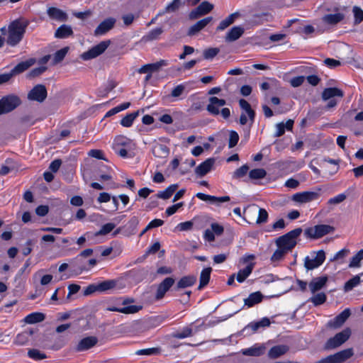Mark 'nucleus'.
I'll return each instance as SVG.
<instances>
[{"label":"nucleus","instance_id":"obj_1","mask_svg":"<svg viewBox=\"0 0 363 363\" xmlns=\"http://www.w3.org/2000/svg\"><path fill=\"white\" fill-rule=\"evenodd\" d=\"M30 21L25 18H18L11 21L8 28H1V32L6 35V43L11 47L17 46L23 40Z\"/></svg>","mask_w":363,"mask_h":363},{"label":"nucleus","instance_id":"obj_2","mask_svg":"<svg viewBox=\"0 0 363 363\" xmlns=\"http://www.w3.org/2000/svg\"><path fill=\"white\" fill-rule=\"evenodd\" d=\"M112 148L115 153L123 158H131L134 156L135 145L132 140L124 136H116L113 142Z\"/></svg>","mask_w":363,"mask_h":363},{"label":"nucleus","instance_id":"obj_3","mask_svg":"<svg viewBox=\"0 0 363 363\" xmlns=\"http://www.w3.org/2000/svg\"><path fill=\"white\" fill-rule=\"evenodd\" d=\"M302 229L301 228H296L280 236L276 240V245L277 247H281L288 252L296 246L297 243V238L301 234Z\"/></svg>","mask_w":363,"mask_h":363},{"label":"nucleus","instance_id":"obj_4","mask_svg":"<svg viewBox=\"0 0 363 363\" xmlns=\"http://www.w3.org/2000/svg\"><path fill=\"white\" fill-rule=\"evenodd\" d=\"M226 101L225 99H218L216 96H212L209 99V104L207 105L206 110L213 116L220 114L224 119H228L230 116V111L228 108H220L225 106Z\"/></svg>","mask_w":363,"mask_h":363},{"label":"nucleus","instance_id":"obj_5","mask_svg":"<svg viewBox=\"0 0 363 363\" xmlns=\"http://www.w3.org/2000/svg\"><path fill=\"white\" fill-rule=\"evenodd\" d=\"M325 260V253L323 250L313 251L303 260L304 267L307 271L319 267Z\"/></svg>","mask_w":363,"mask_h":363},{"label":"nucleus","instance_id":"obj_6","mask_svg":"<svg viewBox=\"0 0 363 363\" xmlns=\"http://www.w3.org/2000/svg\"><path fill=\"white\" fill-rule=\"evenodd\" d=\"M35 62V59L30 58L26 61L21 62L16 65L9 73L0 74V85L8 82L13 76L21 74L27 70Z\"/></svg>","mask_w":363,"mask_h":363},{"label":"nucleus","instance_id":"obj_7","mask_svg":"<svg viewBox=\"0 0 363 363\" xmlns=\"http://www.w3.org/2000/svg\"><path fill=\"white\" fill-rule=\"evenodd\" d=\"M239 106L242 110L240 116V123L242 125H246L249 121L250 127H251L255 121V112L251 108L250 104L245 99H241L239 101Z\"/></svg>","mask_w":363,"mask_h":363},{"label":"nucleus","instance_id":"obj_8","mask_svg":"<svg viewBox=\"0 0 363 363\" xmlns=\"http://www.w3.org/2000/svg\"><path fill=\"white\" fill-rule=\"evenodd\" d=\"M334 230L335 228L333 226L321 224L306 228L304 231V234L306 238L318 239L325 235L333 233Z\"/></svg>","mask_w":363,"mask_h":363},{"label":"nucleus","instance_id":"obj_9","mask_svg":"<svg viewBox=\"0 0 363 363\" xmlns=\"http://www.w3.org/2000/svg\"><path fill=\"white\" fill-rule=\"evenodd\" d=\"M21 104L20 99L14 95H9L0 100V115L14 110Z\"/></svg>","mask_w":363,"mask_h":363},{"label":"nucleus","instance_id":"obj_10","mask_svg":"<svg viewBox=\"0 0 363 363\" xmlns=\"http://www.w3.org/2000/svg\"><path fill=\"white\" fill-rule=\"evenodd\" d=\"M351 335V330L350 328H346L342 331L337 333L333 337L330 338L326 344L325 348L328 350L335 349L344 342H345Z\"/></svg>","mask_w":363,"mask_h":363},{"label":"nucleus","instance_id":"obj_11","mask_svg":"<svg viewBox=\"0 0 363 363\" xmlns=\"http://www.w3.org/2000/svg\"><path fill=\"white\" fill-rule=\"evenodd\" d=\"M320 193L318 191H301L291 196V201L296 204H304L318 199Z\"/></svg>","mask_w":363,"mask_h":363},{"label":"nucleus","instance_id":"obj_12","mask_svg":"<svg viewBox=\"0 0 363 363\" xmlns=\"http://www.w3.org/2000/svg\"><path fill=\"white\" fill-rule=\"evenodd\" d=\"M110 40L101 41L98 45L92 47L86 52L82 53L81 57L84 60H89L96 58L105 52V50L110 45Z\"/></svg>","mask_w":363,"mask_h":363},{"label":"nucleus","instance_id":"obj_13","mask_svg":"<svg viewBox=\"0 0 363 363\" xmlns=\"http://www.w3.org/2000/svg\"><path fill=\"white\" fill-rule=\"evenodd\" d=\"M47 97V89L43 84L35 86L28 93V98L32 101L43 102Z\"/></svg>","mask_w":363,"mask_h":363},{"label":"nucleus","instance_id":"obj_14","mask_svg":"<svg viewBox=\"0 0 363 363\" xmlns=\"http://www.w3.org/2000/svg\"><path fill=\"white\" fill-rule=\"evenodd\" d=\"M213 5L208 1H203L196 9L189 13L191 19H196L201 16L206 15L212 11Z\"/></svg>","mask_w":363,"mask_h":363},{"label":"nucleus","instance_id":"obj_15","mask_svg":"<svg viewBox=\"0 0 363 363\" xmlns=\"http://www.w3.org/2000/svg\"><path fill=\"white\" fill-rule=\"evenodd\" d=\"M174 284V279L172 277L165 278L157 286L155 298L160 300Z\"/></svg>","mask_w":363,"mask_h":363},{"label":"nucleus","instance_id":"obj_16","mask_svg":"<svg viewBox=\"0 0 363 363\" xmlns=\"http://www.w3.org/2000/svg\"><path fill=\"white\" fill-rule=\"evenodd\" d=\"M116 21L114 18H108L103 21L95 29L94 35L100 36L105 35L108 31L112 29Z\"/></svg>","mask_w":363,"mask_h":363},{"label":"nucleus","instance_id":"obj_17","mask_svg":"<svg viewBox=\"0 0 363 363\" xmlns=\"http://www.w3.org/2000/svg\"><path fill=\"white\" fill-rule=\"evenodd\" d=\"M98 342V338L95 336H89L82 339L75 347L77 352H82L91 349Z\"/></svg>","mask_w":363,"mask_h":363},{"label":"nucleus","instance_id":"obj_18","mask_svg":"<svg viewBox=\"0 0 363 363\" xmlns=\"http://www.w3.org/2000/svg\"><path fill=\"white\" fill-rule=\"evenodd\" d=\"M328 278L327 276L318 277L312 279L308 284V287L312 294L321 290L325 287L328 282Z\"/></svg>","mask_w":363,"mask_h":363},{"label":"nucleus","instance_id":"obj_19","mask_svg":"<svg viewBox=\"0 0 363 363\" xmlns=\"http://www.w3.org/2000/svg\"><path fill=\"white\" fill-rule=\"evenodd\" d=\"M167 65L168 62L167 60H161L155 63L147 64L142 66L138 69V72L140 74H151L152 72H157L161 67H165Z\"/></svg>","mask_w":363,"mask_h":363},{"label":"nucleus","instance_id":"obj_20","mask_svg":"<svg viewBox=\"0 0 363 363\" xmlns=\"http://www.w3.org/2000/svg\"><path fill=\"white\" fill-rule=\"evenodd\" d=\"M214 164L215 159L208 158L195 169V173L200 177H203L212 169Z\"/></svg>","mask_w":363,"mask_h":363},{"label":"nucleus","instance_id":"obj_21","mask_svg":"<svg viewBox=\"0 0 363 363\" xmlns=\"http://www.w3.org/2000/svg\"><path fill=\"white\" fill-rule=\"evenodd\" d=\"M245 29L242 26H234L226 33L225 40L227 43L238 40L244 33Z\"/></svg>","mask_w":363,"mask_h":363},{"label":"nucleus","instance_id":"obj_22","mask_svg":"<svg viewBox=\"0 0 363 363\" xmlns=\"http://www.w3.org/2000/svg\"><path fill=\"white\" fill-rule=\"evenodd\" d=\"M141 308L142 306L132 305L123 307L108 306L106 310L108 311L119 312L125 314H133L138 312Z\"/></svg>","mask_w":363,"mask_h":363},{"label":"nucleus","instance_id":"obj_23","mask_svg":"<svg viewBox=\"0 0 363 363\" xmlns=\"http://www.w3.org/2000/svg\"><path fill=\"white\" fill-rule=\"evenodd\" d=\"M351 313L349 308L345 309L338 315H337L333 320L330 321L329 325L333 328H339L350 317Z\"/></svg>","mask_w":363,"mask_h":363},{"label":"nucleus","instance_id":"obj_24","mask_svg":"<svg viewBox=\"0 0 363 363\" xmlns=\"http://www.w3.org/2000/svg\"><path fill=\"white\" fill-rule=\"evenodd\" d=\"M345 18V14L341 12L335 13H328L323 16L322 21L328 25L334 26L342 21Z\"/></svg>","mask_w":363,"mask_h":363},{"label":"nucleus","instance_id":"obj_25","mask_svg":"<svg viewBox=\"0 0 363 363\" xmlns=\"http://www.w3.org/2000/svg\"><path fill=\"white\" fill-rule=\"evenodd\" d=\"M48 16L53 20L58 21H66L67 19V15L62 10L56 7H50L47 10Z\"/></svg>","mask_w":363,"mask_h":363},{"label":"nucleus","instance_id":"obj_26","mask_svg":"<svg viewBox=\"0 0 363 363\" xmlns=\"http://www.w3.org/2000/svg\"><path fill=\"white\" fill-rule=\"evenodd\" d=\"M196 280V277L194 275L184 276L178 281L174 289L179 290L192 286L195 284Z\"/></svg>","mask_w":363,"mask_h":363},{"label":"nucleus","instance_id":"obj_27","mask_svg":"<svg viewBox=\"0 0 363 363\" xmlns=\"http://www.w3.org/2000/svg\"><path fill=\"white\" fill-rule=\"evenodd\" d=\"M213 18L209 16L199 21L189 28L188 35H195L196 33L203 29L210 22H211Z\"/></svg>","mask_w":363,"mask_h":363},{"label":"nucleus","instance_id":"obj_28","mask_svg":"<svg viewBox=\"0 0 363 363\" xmlns=\"http://www.w3.org/2000/svg\"><path fill=\"white\" fill-rule=\"evenodd\" d=\"M196 196L203 201H208L211 203H222L230 201V197L228 196L216 197L215 196H211L208 194H205L203 193H197Z\"/></svg>","mask_w":363,"mask_h":363},{"label":"nucleus","instance_id":"obj_29","mask_svg":"<svg viewBox=\"0 0 363 363\" xmlns=\"http://www.w3.org/2000/svg\"><path fill=\"white\" fill-rule=\"evenodd\" d=\"M294 125V121L291 119H289L286 123H284V122L279 123L276 124L275 128L276 131L274 134V136L276 138L280 137L283 135L285 133V130H291Z\"/></svg>","mask_w":363,"mask_h":363},{"label":"nucleus","instance_id":"obj_30","mask_svg":"<svg viewBox=\"0 0 363 363\" xmlns=\"http://www.w3.org/2000/svg\"><path fill=\"white\" fill-rule=\"evenodd\" d=\"M263 295L259 291H256L250 294L249 296L244 299L245 306L247 308H251L256 304H258L262 301Z\"/></svg>","mask_w":363,"mask_h":363},{"label":"nucleus","instance_id":"obj_31","mask_svg":"<svg viewBox=\"0 0 363 363\" xmlns=\"http://www.w3.org/2000/svg\"><path fill=\"white\" fill-rule=\"evenodd\" d=\"M163 32L164 30L162 28H156L152 29L143 36L141 40L144 43L157 40L160 39V35L163 33Z\"/></svg>","mask_w":363,"mask_h":363},{"label":"nucleus","instance_id":"obj_32","mask_svg":"<svg viewBox=\"0 0 363 363\" xmlns=\"http://www.w3.org/2000/svg\"><path fill=\"white\" fill-rule=\"evenodd\" d=\"M271 322L268 318H263L259 321L252 322L249 323L245 328L244 331L247 330H252V333H255L261 328H265L269 326Z\"/></svg>","mask_w":363,"mask_h":363},{"label":"nucleus","instance_id":"obj_33","mask_svg":"<svg viewBox=\"0 0 363 363\" xmlns=\"http://www.w3.org/2000/svg\"><path fill=\"white\" fill-rule=\"evenodd\" d=\"M344 94L342 90L336 87L326 88L322 93V99L324 101L331 99L335 96L342 97Z\"/></svg>","mask_w":363,"mask_h":363},{"label":"nucleus","instance_id":"obj_34","mask_svg":"<svg viewBox=\"0 0 363 363\" xmlns=\"http://www.w3.org/2000/svg\"><path fill=\"white\" fill-rule=\"evenodd\" d=\"M265 347L263 345H254L242 350V354L246 356L259 357L264 354Z\"/></svg>","mask_w":363,"mask_h":363},{"label":"nucleus","instance_id":"obj_35","mask_svg":"<svg viewBox=\"0 0 363 363\" xmlns=\"http://www.w3.org/2000/svg\"><path fill=\"white\" fill-rule=\"evenodd\" d=\"M289 348L286 345H276L272 347L268 353V356L272 359H276L284 354Z\"/></svg>","mask_w":363,"mask_h":363},{"label":"nucleus","instance_id":"obj_36","mask_svg":"<svg viewBox=\"0 0 363 363\" xmlns=\"http://www.w3.org/2000/svg\"><path fill=\"white\" fill-rule=\"evenodd\" d=\"M353 354V350L348 348L334 354V356L337 363H342L352 357Z\"/></svg>","mask_w":363,"mask_h":363},{"label":"nucleus","instance_id":"obj_37","mask_svg":"<svg viewBox=\"0 0 363 363\" xmlns=\"http://www.w3.org/2000/svg\"><path fill=\"white\" fill-rule=\"evenodd\" d=\"M72 34L73 31L71 26L63 24L56 30L55 36L57 38H67Z\"/></svg>","mask_w":363,"mask_h":363},{"label":"nucleus","instance_id":"obj_38","mask_svg":"<svg viewBox=\"0 0 363 363\" xmlns=\"http://www.w3.org/2000/svg\"><path fill=\"white\" fill-rule=\"evenodd\" d=\"M254 268V264H247L244 269L239 270L236 275V279L239 283H242L252 273Z\"/></svg>","mask_w":363,"mask_h":363},{"label":"nucleus","instance_id":"obj_39","mask_svg":"<svg viewBox=\"0 0 363 363\" xmlns=\"http://www.w3.org/2000/svg\"><path fill=\"white\" fill-rule=\"evenodd\" d=\"M239 13L238 12H235L229 15L224 20L221 21L219 25L218 26L216 30L218 31H221L227 28L231 24H233L235 20L238 17Z\"/></svg>","mask_w":363,"mask_h":363},{"label":"nucleus","instance_id":"obj_40","mask_svg":"<svg viewBox=\"0 0 363 363\" xmlns=\"http://www.w3.org/2000/svg\"><path fill=\"white\" fill-rule=\"evenodd\" d=\"M169 152V148L162 144H157L152 148V154L157 157H166Z\"/></svg>","mask_w":363,"mask_h":363},{"label":"nucleus","instance_id":"obj_41","mask_svg":"<svg viewBox=\"0 0 363 363\" xmlns=\"http://www.w3.org/2000/svg\"><path fill=\"white\" fill-rule=\"evenodd\" d=\"M363 277V272L353 277L352 279H349L344 286L345 291H350L352 290L354 287L358 286L362 281L361 277ZM363 281V279H362Z\"/></svg>","mask_w":363,"mask_h":363},{"label":"nucleus","instance_id":"obj_42","mask_svg":"<svg viewBox=\"0 0 363 363\" xmlns=\"http://www.w3.org/2000/svg\"><path fill=\"white\" fill-rule=\"evenodd\" d=\"M211 271V267L205 268L201 271L200 274V283L198 287L199 290H201L208 284Z\"/></svg>","mask_w":363,"mask_h":363},{"label":"nucleus","instance_id":"obj_43","mask_svg":"<svg viewBox=\"0 0 363 363\" xmlns=\"http://www.w3.org/2000/svg\"><path fill=\"white\" fill-rule=\"evenodd\" d=\"M178 184H174L169 186L164 191H159L157 194V198L162 199H169L174 192L177 189Z\"/></svg>","mask_w":363,"mask_h":363},{"label":"nucleus","instance_id":"obj_44","mask_svg":"<svg viewBox=\"0 0 363 363\" xmlns=\"http://www.w3.org/2000/svg\"><path fill=\"white\" fill-rule=\"evenodd\" d=\"M45 319V315L42 313H32L25 318V321L29 324L40 323Z\"/></svg>","mask_w":363,"mask_h":363},{"label":"nucleus","instance_id":"obj_45","mask_svg":"<svg viewBox=\"0 0 363 363\" xmlns=\"http://www.w3.org/2000/svg\"><path fill=\"white\" fill-rule=\"evenodd\" d=\"M69 50L68 47H65L59 50H57L53 56V60L52 64L53 65H57L60 63L61 61L63 60L66 55L67 54Z\"/></svg>","mask_w":363,"mask_h":363},{"label":"nucleus","instance_id":"obj_46","mask_svg":"<svg viewBox=\"0 0 363 363\" xmlns=\"http://www.w3.org/2000/svg\"><path fill=\"white\" fill-rule=\"evenodd\" d=\"M138 111L133 112L131 113L127 114L125 117H123L121 121V125L123 127H130L134 121V120L138 117Z\"/></svg>","mask_w":363,"mask_h":363},{"label":"nucleus","instance_id":"obj_47","mask_svg":"<svg viewBox=\"0 0 363 363\" xmlns=\"http://www.w3.org/2000/svg\"><path fill=\"white\" fill-rule=\"evenodd\" d=\"M363 259V249L358 251V252L354 255L349 264V267H359L361 261Z\"/></svg>","mask_w":363,"mask_h":363},{"label":"nucleus","instance_id":"obj_48","mask_svg":"<svg viewBox=\"0 0 363 363\" xmlns=\"http://www.w3.org/2000/svg\"><path fill=\"white\" fill-rule=\"evenodd\" d=\"M327 296L325 293L320 292L314 294L310 298L309 301L313 303L314 306H319L324 303L326 301Z\"/></svg>","mask_w":363,"mask_h":363},{"label":"nucleus","instance_id":"obj_49","mask_svg":"<svg viewBox=\"0 0 363 363\" xmlns=\"http://www.w3.org/2000/svg\"><path fill=\"white\" fill-rule=\"evenodd\" d=\"M160 352H161L160 348L152 347V348L138 350L135 352V354L151 356V355L159 354L160 353Z\"/></svg>","mask_w":363,"mask_h":363},{"label":"nucleus","instance_id":"obj_50","mask_svg":"<svg viewBox=\"0 0 363 363\" xmlns=\"http://www.w3.org/2000/svg\"><path fill=\"white\" fill-rule=\"evenodd\" d=\"M192 335V330L190 327H185L182 330L173 333L172 336L178 339H183L191 337Z\"/></svg>","mask_w":363,"mask_h":363},{"label":"nucleus","instance_id":"obj_51","mask_svg":"<svg viewBox=\"0 0 363 363\" xmlns=\"http://www.w3.org/2000/svg\"><path fill=\"white\" fill-rule=\"evenodd\" d=\"M287 253L288 252L285 250L282 249L281 247H278L272 255L271 261L272 262H278L283 259Z\"/></svg>","mask_w":363,"mask_h":363},{"label":"nucleus","instance_id":"obj_52","mask_svg":"<svg viewBox=\"0 0 363 363\" xmlns=\"http://www.w3.org/2000/svg\"><path fill=\"white\" fill-rule=\"evenodd\" d=\"M267 174L266 171L264 169H252L249 173V177L252 179H260L265 177Z\"/></svg>","mask_w":363,"mask_h":363},{"label":"nucleus","instance_id":"obj_53","mask_svg":"<svg viewBox=\"0 0 363 363\" xmlns=\"http://www.w3.org/2000/svg\"><path fill=\"white\" fill-rule=\"evenodd\" d=\"M28 356L34 360H41L47 357L46 354L42 353L37 349H30L28 352Z\"/></svg>","mask_w":363,"mask_h":363},{"label":"nucleus","instance_id":"obj_54","mask_svg":"<svg viewBox=\"0 0 363 363\" xmlns=\"http://www.w3.org/2000/svg\"><path fill=\"white\" fill-rule=\"evenodd\" d=\"M184 4L185 1L182 0H173L166 6L164 12L176 11L182 5H184Z\"/></svg>","mask_w":363,"mask_h":363},{"label":"nucleus","instance_id":"obj_55","mask_svg":"<svg viewBox=\"0 0 363 363\" xmlns=\"http://www.w3.org/2000/svg\"><path fill=\"white\" fill-rule=\"evenodd\" d=\"M116 281L114 280H106L98 284V289L99 291H105L114 288Z\"/></svg>","mask_w":363,"mask_h":363},{"label":"nucleus","instance_id":"obj_56","mask_svg":"<svg viewBox=\"0 0 363 363\" xmlns=\"http://www.w3.org/2000/svg\"><path fill=\"white\" fill-rule=\"evenodd\" d=\"M268 213L264 208H259L256 223L262 224L267 223L268 220Z\"/></svg>","mask_w":363,"mask_h":363},{"label":"nucleus","instance_id":"obj_57","mask_svg":"<svg viewBox=\"0 0 363 363\" xmlns=\"http://www.w3.org/2000/svg\"><path fill=\"white\" fill-rule=\"evenodd\" d=\"M239 140V135L235 130H230L229 134V142L228 147L229 148H232L235 147Z\"/></svg>","mask_w":363,"mask_h":363},{"label":"nucleus","instance_id":"obj_58","mask_svg":"<svg viewBox=\"0 0 363 363\" xmlns=\"http://www.w3.org/2000/svg\"><path fill=\"white\" fill-rule=\"evenodd\" d=\"M347 198V195L345 194H340L333 198H330L328 201V205H337L342 201H344Z\"/></svg>","mask_w":363,"mask_h":363},{"label":"nucleus","instance_id":"obj_59","mask_svg":"<svg viewBox=\"0 0 363 363\" xmlns=\"http://www.w3.org/2000/svg\"><path fill=\"white\" fill-rule=\"evenodd\" d=\"M352 11L354 16V23L356 24L360 23L363 21V10L358 6H354Z\"/></svg>","mask_w":363,"mask_h":363},{"label":"nucleus","instance_id":"obj_60","mask_svg":"<svg viewBox=\"0 0 363 363\" xmlns=\"http://www.w3.org/2000/svg\"><path fill=\"white\" fill-rule=\"evenodd\" d=\"M115 227H116V225L114 223H106L101 227V228L96 233V235H106V234L109 233L110 232H111L114 229Z\"/></svg>","mask_w":363,"mask_h":363},{"label":"nucleus","instance_id":"obj_61","mask_svg":"<svg viewBox=\"0 0 363 363\" xmlns=\"http://www.w3.org/2000/svg\"><path fill=\"white\" fill-rule=\"evenodd\" d=\"M219 52V49L216 48H208L203 52V57L206 60L213 59Z\"/></svg>","mask_w":363,"mask_h":363},{"label":"nucleus","instance_id":"obj_62","mask_svg":"<svg viewBox=\"0 0 363 363\" xmlns=\"http://www.w3.org/2000/svg\"><path fill=\"white\" fill-rule=\"evenodd\" d=\"M249 169V167L247 164H244L240 168L237 169L233 173L234 178H240L245 176Z\"/></svg>","mask_w":363,"mask_h":363},{"label":"nucleus","instance_id":"obj_63","mask_svg":"<svg viewBox=\"0 0 363 363\" xmlns=\"http://www.w3.org/2000/svg\"><path fill=\"white\" fill-rule=\"evenodd\" d=\"M350 253V250L348 249L344 248L340 251H338L334 256L333 259H330V261H335L340 259H344L347 257Z\"/></svg>","mask_w":363,"mask_h":363},{"label":"nucleus","instance_id":"obj_64","mask_svg":"<svg viewBox=\"0 0 363 363\" xmlns=\"http://www.w3.org/2000/svg\"><path fill=\"white\" fill-rule=\"evenodd\" d=\"M324 64L329 68H335L341 65V62L335 59L326 58L324 60Z\"/></svg>","mask_w":363,"mask_h":363}]
</instances>
